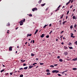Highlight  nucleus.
I'll list each match as a JSON object with an SVG mask.
<instances>
[{
	"label": "nucleus",
	"instance_id": "f257e3e1",
	"mask_svg": "<svg viewBox=\"0 0 77 77\" xmlns=\"http://www.w3.org/2000/svg\"><path fill=\"white\" fill-rule=\"evenodd\" d=\"M59 72V71L57 70H53L52 71L53 73H54L55 72V73H58Z\"/></svg>",
	"mask_w": 77,
	"mask_h": 77
},
{
	"label": "nucleus",
	"instance_id": "f03ea898",
	"mask_svg": "<svg viewBox=\"0 0 77 77\" xmlns=\"http://www.w3.org/2000/svg\"><path fill=\"white\" fill-rule=\"evenodd\" d=\"M26 21V19H23V20H22L20 21V23H23L24 22H25Z\"/></svg>",
	"mask_w": 77,
	"mask_h": 77
},
{
	"label": "nucleus",
	"instance_id": "7ed1b4c3",
	"mask_svg": "<svg viewBox=\"0 0 77 77\" xmlns=\"http://www.w3.org/2000/svg\"><path fill=\"white\" fill-rule=\"evenodd\" d=\"M37 10H38V9L36 8H34L32 9V11H33V12H34L35 11H37Z\"/></svg>",
	"mask_w": 77,
	"mask_h": 77
},
{
	"label": "nucleus",
	"instance_id": "20e7f679",
	"mask_svg": "<svg viewBox=\"0 0 77 77\" xmlns=\"http://www.w3.org/2000/svg\"><path fill=\"white\" fill-rule=\"evenodd\" d=\"M12 47L11 46L10 47H9V50L10 51H12Z\"/></svg>",
	"mask_w": 77,
	"mask_h": 77
},
{
	"label": "nucleus",
	"instance_id": "39448f33",
	"mask_svg": "<svg viewBox=\"0 0 77 77\" xmlns=\"http://www.w3.org/2000/svg\"><path fill=\"white\" fill-rule=\"evenodd\" d=\"M44 36H45V35L44 34H43L41 36H40V37L41 38H44Z\"/></svg>",
	"mask_w": 77,
	"mask_h": 77
},
{
	"label": "nucleus",
	"instance_id": "423d86ee",
	"mask_svg": "<svg viewBox=\"0 0 77 77\" xmlns=\"http://www.w3.org/2000/svg\"><path fill=\"white\" fill-rule=\"evenodd\" d=\"M73 61H75L76 60H77V58H74V59L72 60Z\"/></svg>",
	"mask_w": 77,
	"mask_h": 77
},
{
	"label": "nucleus",
	"instance_id": "0eeeda50",
	"mask_svg": "<svg viewBox=\"0 0 77 77\" xmlns=\"http://www.w3.org/2000/svg\"><path fill=\"white\" fill-rule=\"evenodd\" d=\"M32 36V34H27V37H28L29 36Z\"/></svg>",
	"mask_w": 77,
	"mask_h": 77
},
{
	"label": "nucleus",
	"instance_id": "6e6552de",
	"mask_svg": "<svg viewBox=\"0 0 77 77\" xmlns=\"http://www.w3.org/2000/svg\"><path fill=\"white\" fill-rule=\"evenodd\" d=\"M73 19H74L75 20H76L77 19V17H75V16H74L73 17Z\"/></svg>",
	"mask_w": 77,
	"mask_h": 77
},
{
	"label": "nucleus",
	"instance_id": "1a4fd4ad",
	"mask_svg": "<svg viewBox=\"0 0 77 77\" xmlns=\"http://www.w3.org/2000/svg\"><path fill=\"white\" fill-rule=\"evenodd\" d=\"M67 71H68V70H66L64 72H63L62 73V74H64L65 73H64V72H67Z\"/></svg>",
	"mask_w": 77,
	"mask_h": 77
},
{
	"label": "nucleus",
	"instance_id": "9d476101",
	"mask_svg": "<svg viewBox=\"0 0 77 77\" xmlns=\"http://www.w3.org/2000/svg\"><path fill=\"white\" fill-rule=\"evenodd\" d=\"M70 2H71V0H69V2L67 3L66 4V5H68L69 4V3H70Z\"/></svg>",
	"mask_w": 77,
	"mask_h": 77
},
{
	"label": "nucleus",
	"instance_id": "9b49d317",
	"mask_svg": "<svg viewBox=\"0 0 77 77\" xmlns=\"http://www.w3.org/2000/svg\"><path fill=\"white\" fill-rule=\"evenodd\" d=\"M23 60H21L20 61L21 62V63H23V62H24L26 61V60H23Z\"/></svg>",
	"mask_w": 77,
	"mask_h": 77
},
{
	"label": "nucleus",
	"instance_id": "f8f14e48",
	"mask_svg": "<svg viewBox=\"0 0 77 77\" xmlns=\"http://www.w3.org/2000/svg\"><path fill=\"white\" fill-rule=\"evenodd\" d=\"M38 30L37 29L36 31H35V32L34 34L35 35H36V34L37 33H38Z\"/></svg>",
	"mask_w": 77,
	"mask_h": 77
},
{
	"label": "nucleus",
	"instance_id": "ddd939ff",
	"mask_svg": "<svg viewBox=\"0 0 77 77\" xmlns=\"http://www.w3.org/2000/svg\"><path fill=\"white\" fill-rule=\"evenodd\" d=\"M46 5L45 3H44L43 4H42L41 5V6H44V5Z\"/></svg>",
	"mask_w": 77,
	"mask_h": 77
},
{
	"label": "nucleus",
	"instance_id": "4468645a",
	"mask_svg": "<svg viewBox=\"0 0 77 77\" xmlns=\"http://www.w3.org/2000/svg\"><path fill=\"white\" fill-rule=\"evenodd\" d=\"M64 15V14H62L61 17H60V19H62V18H63V17Z\"/></svg>",
	"mask_w": 77,
	"mask_h": 77
},
{
	"label": "nucleus",
	"instance_id": "2eb2a0df",
	"mask_svg": "<svg viewBox=\"0 0 77 77\" xmlns=\"http://www.w3.org/2000/svg\"><path fill=\"white\" fill-rule=\"evenodd\" d=\"M42 0H40L38 1V3H39V4L41 3V2H42Z\"/></svg>",
	"mask_w": 77,
	"mask_h": 77
},
{
	"label": "nucleus",
	"instance_id": "dca6fc26",
	"mask_svg": "<svg viewBox=\"0 0 77 77\" xmlns=\"http://www.w3.org/2000/svg\"><path fill=\"white\" fill-rule=\"evenodd\" d=\"M29 69H31V68H32V66L31 65L29 66Z\"/></svg>",
	"mask_w": 77,
	"mask_h": 77
},
{
	"label": "nucleus",
	"instance_id": "f3484780",
	"mask_svg": "<svg viewBox=\"0 0 77 77\" xmlns=\"http://www.w3.org/2000/svg\"><path fill=\"white\" fill-rule=\"evenodd\" d=\"M28 67H27V66L26 67H24V69H27Z\"/></svg>",
	"mask_w": 77,
	"mask_h": 77
},
{
	"label": "nucleus",
	"instance_id": "a211bd4d",
	"mask_svg": "<svg viewBox=\"0 0 77 77\" xmlns=\"http://www.w3.org/2000/svg\"><path fill=\"white\" fill-rule=\"evenodd\" d=\"M64 54H65V55H67V54H68V53L65 52H64Z\"/></svg>",
	"mask_w": 77,
	"mask_h": 77
},
{
	"label": "nucleus",
	"instance_id": "6ab92c4d",
	"mask_svg": "<svg viewBox=\"0 0 77 77\" xmlns=\"http://www.w3.org/2000/svg\"><path fill=\"white\" fill-rule=\"evenodd\" d=\"M66 22H67V21H66L63 22V24H65V23H66Z\"/></svg>",
	"mask_w": 77,
	"mask_h": 77
},
{
	"label": "nucleus",
	"instance_id": "aec40b11",
	"mask_svg": "<svg viewBox=\"0 0 77 77\" xmlns=\"http://www.w3.org/2000/svg\"><path fill=\"white\" fill-rule=\"evenodd\" d=\"M48 25V24L45 25V26H44L43 28H45V27H47Z\"/></svg>",
	"mask_w": 77,
	"mask_h": 77
},
{
	"label": "nucleus",
	"instance_id": "412c9836",
	"mask_svg": "<svg viewBox=\"0 0 77 77\" xmlns=\"http://www.w3.org/2000/svg\"><path fill=\"white\" fill-rule=\"evenodd\" d=\"M59 61L60 62H63V60L62 59H60Z\"/></svg>",
	"mask_w": 77,
	"mask_h": 77
},
{
	"label": "nucleus",
	"instance_id": "4be33fe9",
	"mask_svg": "<svg viewBox=\"0 0 77 77\" xmlns=\"http://www.w3.org/2000/svg\"><path fill=\"white\" fill-rule=\"evenodd\" d=\"M64 48L65 49H67V48H68V47H66V46H64Z\"/></svg>",
	"mask_w": 77,
	"mask_h": 77
},
{
	"label": "nucleus",
	"instance_id": "5701e85b",
	"mask_svg": "<svg viewBox=\"0 0 77 77\" xmlns=\"http://www.w3.org/2000/svg\"><path fill=\"white\" fill-rule=\"evenodd\" d=\"M31 56H35V54H33L32 53L31 54Z\"/></svg>",
	"mask_w": 77,
	"mask_h": 77
},
{
	"label": "nucleus",
	"instance_id": "b1692460",
	"mask_svg": "<svg viewBox=\"0 0 77 77\" xmlns=\"http://www.w3.org/2000/svg\"><path fill=\"white\" fill-rule=\"evenodd\" d=\"M69 48L70 49H72L73 48H72V47H69Z\"/></svg>",
	"mask_w": 77,
	"mask_h": 77
},
{
	"label": "nucleus",
	"instance_id": "393cba45",
	"mask_svg": "<svg viewBox=\"0 0 77 77\" xmlns=\"http://www.w3.org/2000/svg\"><path fill=\"white\" fill-rule=\"evenodd\" d=\"M73 70H77V69L76 68H73L72 69Z\"/></svg>",
	"mask_w": 77,
	"mask_h": 77
},
{
	"label": "nucleus",
	"instance_id": "a878e982",
	"mask_svg": "<svg viewBox=\"0 0 77 77\" xmlns=\"http://www.w3.org/2000/svg\"><path fill=\"white\" fill-rule=\"evenodd\" d=\"M10 23H9V22H8V25H7V26H10Z\"/></svg>",
	"mask_w": 77,
	"mask_h": 77
},
{
	"label": "nucleus",
	"instance_id": "bb28decb",
	"mask_svg": "<svg viewBox=\"0 0 77 77\" xmlns=\"http://www.w3.org/2000/svg\"><path fill=\"white\" fill-rule=\"evenodd\" d=\"M5 71V69H3L1 71V72H3V71Z\"/></svg>",
	"mask_w": 77,
	"mask_h": 77
},
{
	"label": "nucleus",
	"instance_id": "cd10ccee",
	"mask_svg": "<svg viewBox=\"0 0 77 77\" xmlns=\"http://www.w3.org/2000/svg\"><path fill=\"white\" fill-rule=\"evenodd\" d=\"M76 27H77V24H75V25H74V27H75V28H76Z\"/></svg>",
	"mask_w": 77,
	"mask_h": 77
},
{
	"label": "nucleus",
	"instance_id": "c85d7f7f",
	"mask_svg": "<svg viewBox=\"0 0 77 77\" xmlns=\"http://www.w3.org/2000/svg\"><path fill=\"white\" fill-rule=\"evenodd\" d=\"M20 77H23V74L20 75Z\"/></svg>",
	"mask_w": 77,
	"mask_h": 77
},
{
	"label": "nucleus",
	"instance_id": "c756f323",
	"mask_svg": "<svg viewBox=\"0 0 77 77\" xmlns=\"http://www.w3.org/2000/svg\"><path fill=\"white\" fill-rule=\"evenodd\" d=\"M59 8H58L57 9L55 10V11H56V12L57 11H59Z\"/></svg>",
	"mask_w": 77,
	"mask_h": 77
},
{
	"label": "nucleus",
	"instance_id": "7c9ffc66",
	"mask_svg": "<svg viewBox=\"0 0 77 77\" xmlns=\"http://www.w3.org/2000/svg\"><path fill=\"white\" fill-rule=\"evenodd\" d=\"M70 29H72L73 28V26H72V25H71L70 27Z\"/></svg>",
	"mask_w": 77,
	"mask_h": 77
},
{
	"label": "nucleus",
	"instance_id": "2f4dec72",
	"mask_svg": "<svg viewBox=\"0 0 77 77\" xmlns=\"http://www.w3.org/2000/svg\"><path fill=\"white\" fill-rule=\"evenodd\" d=\"M69 45L70 46L72 45L71 44V43L69 42Z\"/></svg>",
	"mask_w": 77,
	"mask_h": 77
},
{
	"label": "nucleus",
	"instance_id": "473e14b6",
	"mask_svg": "<svg viewBox=\"0 0 77 77\" xmlns=\"http://www.w3.org/2000/svg\"><path fill=\"white\" fill-rule=\"evenodd\" d=\"M69 11H67V15H68V14H69Z\"/></svg>",
	"mask_w": 77,
	"mask_h": 77
},
{
	"label": "nucleus",
	"instance_id": "72a5a7b5",
	"mask_svg": "<svg viewBox=\"0 0 77 77\" xmlns=\"http://www.w3.org/2000/svg\"><path fill=\"white\" fill-rule=\"evenodd\" d=\"M20 26H22V25H23V23H20Z\"/></svg>",
	"mask_w": 77,
	"mask_h": 77
},
{
	"label": "nucleus",
	"instance_id": "f704fd0d",
	"mask_svg": "<svg viewBox=\"0 0 77 77\" xmlns=\"http://www.w3.org/2000/svg\"><path fill=\"white\" fill-rule=\"evenodd\" d=\"M50 66V67H52V68H54V66H53V65Z\"/></svg>",
	"mask_w": 77,
	"mask_h": 77
},
{
	"label": "nucleus",
	"instance_id": "c9c22d12",
	"mask_svg": "<svg viewBox=\"0 0 77 77\" xmlns=\"http://www.w3.org/2000/svg\"><path fill=\"white\" fill-rule=\"evenodd\" d=\"M71 3H72V2H74V0H71L70 1Z\"/></svg>",
	"mask_w": 77,
	"mask_h": 77
},
{
	"label": "nucleus",
	"instance_id": "e433bc0d",
	"mask_svg": "<svg viewBox=\"0 0 77 77\" xmlns=\"http://www.w3.org/2000/svg\"><path fill=\"white\" fill-rule=\"evenodd\" d=\"M6 75H9V73H7L6 74Z\"/></svg>",
	"mask_w": 77,
	"mask_h": 77
},
{
	"label": "nucleus",
	"instance_id": "4c0bfd02",
	"mask_svg": "<svg viewBox=\"0 0 77 77\" xmlns=\"http://www.w3.org/2000/svg\"><path fill=\"white\" fill-rule=\"evenodd\" d=\"M40 65H44V63H40Z\"/></svg>",
	"mask_w": 77,
	"mask_h": 77
},
{
	"label": "nucleus",
	"instance_id": "58836bf2",
	"mask_svg": "<svg viewBox=\"0 0 77 77\" xmlns=\"http://www.w3.org/2000/svg\"><path fill=\"white\" fill-rule=\"evenodd\" d=\"M23 68H20L19 69V70H21L22 69H23Z\"/></svg>",
	"mask_w": 77,
	"mask_h": 77
},
{
	"label": "nucleus",
	"instance_id": "ea45409f",
	"mask_svg": "<svg viewBox=\"0 0 77 77\" xmlns=\"http://www.w3.org/2000/svg\"><path fill=\"white\" fill-rule=\"evenodd\" d=\"M58 76H61V75H61L60 74H58Z\"/></svg>",
	"mask_w": 77,
	"mask_h": 77
},
{
	"label": "nucleus",
	"instance_id": "a19ab883",
	"mask_svg": "<svg viewBox=\"0 0 77 77\" xmlns=\"http://www.w3.org/2000/svg\"><path fill=\"white\" fill-rule=\"evenodd\" d=\"M29 16H30V17H32V14H29Z\"/></svg>",
	"mask_w": 77,
	"mask_h": 77
},
{
	"label": "nucleus",
	"instance_id": "79ce46f5",
	"mask_svg": "<svg viewBox=\"0 0 77 77\" xmlns=\"http://www.w3.org/2000/svg\"><path fill=\"white\" fill-rule=\"evenodd\" d=\"M26 63H24L23 64V66H26Z\"/></svg>",
	"mask_w": 77,
	"mask_h": 77
},
{
	"label": "nucleus",
	"instance_id": "37998d69",
	"mask_svg": "<svg viewBox=\"0 0 77 77\" xmlns=\"http://www.w3.org/2000/svg\"><path fill=\"white\" fill-rule=\"evenodd\" d=\"M46 38H48V35H47L46 36Z\"/></svg>",
	"mask_w": 77,
	"mask_h": 77
},
{
	"label": "nucleus",
	"instance_id": "c03bdc74",
	"mask_svg": "<svg viewBox=\"0 0 77 77\" xmlns=\"http://www.w3.org/2000/svg\"><path fill=\"white\" fill-rule=\"evenodd\" d=\"M60 57L59 56H58L57 57V58H58V59H60Z\"/></svg>",
	"mask_w": 77,
	"mask_h": 77
},
{
	"label": "nucleus",
	"instance_id": "a18cd8bd",
	"mask_svg": "<svg viewBox=\"0 0 77 77\" xmlns=\"http://www.w3.org/2000/svg\"><path fill=\"white\" fill-rule=\"evenodd\" d=\"M32 42L33 44H34V43H35V40H33L32 41Z\"/></svg>",
	"mask_w": 77,
	"mask_h": 77
},
{
	"label": "nucleus",
	"instance_id": "49530a36",
	"mask_svg": "<svg viewBox=\"0 0 77 77\" xmlns=\"http://www.w3.org/2000/svg\"><path fill=\"white\" fill-rule=\"evenodd\" d=\"M73 5H72L71 6H70V8H72Z\"/></svg>",
	"mask_w": 77,
	"mask_h": 77
},
{
	"label": "nucleus",
	"instance_id": "de8ad7c7",
	"mask_svg": "<svg viewBox=\"0 0 77 77\" xmlns=\"http://www.w3.org/2000/svg\"><path fill=\"white\" fill-rule=\"evenodd\" d=\"M10 75H12L13 74V73L12 72H10Z\"/></svg>",
	"mask_w": 77,
	"mask_h": 77
},
{
	"label": "nucleus",
	"instance_id": "09e8293b",
	"mask_svg": "<svg viewBox=\"0 0 77 77\" xmlns=\"http://www.w3.org/2000/svg\"><path fill=\"white\" fill-rule=\"evenodd\" d=\"M75 43V44L76 45H77V41Z\"/></svg>",
	"mask_w": 77,
	"mask_h": 77
},
{
	"label": "nucleus",
	"instance_id": "8fccbe9b",
	"mask_svg": "<svg viewBox=\"0 0 77 77\" xmlns=\"http://www.w3.org/2000/svg\"><path fill=\"white\" fill-rule=\"evenodd\" d=\"M49 27H51V23L49 24Z\"/></svg>",
	"mask_w": 77,
	"mask_h": 77
},
{
	"label": "nucleus",
	"instance_id": "3c124183",
	"mask_svg": "<svg viewBox=\"0 0 77 77\" xmlns=\"http://www.w3.org/2000/svg\"><path fill=\"white\" fill-rule=\"evenodd\" d=\"M53 32V31H51V32L49 33V34H51V33H52Z\"/></svg>",
	"mask_w": 77,
	"mask_h": 77
},
{
	"label": "nucleus",
	"instance_id": "603ef678",
	"mask_svg": "<svg viewBox=\"0 0 77 77\" xmlns=\"http://www.w3.org/2000/svg\"><path fill=\"white\" fill-rule=\"evenodd\" d=\"M36 60H39V59H38V58H36Z\"/></svg>",
	"mask_w": 77,
	"mask_h": 77
},
{
	"label": "nucleus",
	"instance_id": "864d4df0",
	"mask_svg": "<svg viewBox=\"0 0 77 77\" xmlns=\"http://www.w3.org/2000/svg\"><path fill=\"white\" fill-rule=\"evenodd\" d=\"M59 23H62V20H59Z\"/></svg>",
	"mask_w": 77,
	"mask_h": 77
},
{
	"label": "nucleus",
	"instance_id": "5fc2aeb1",
	"mask_svg": "<svg viewBox=\"0 0 77 77\" xmlns=\"http://www.w3.org/2000/svg\"><path fill=\"white\" fill-rule=\"evenodd\" d=\"M71 35L72 36H73V35H74V34H73V33H72L71 34Z\"/></svg>",
	"mask_w": 77,
	"mask_h": 77
},
{
	"label": "nucleus",
	"instance_id": "6e6d98bb",
	"mask_svg": "<svg viewBox=\"0 0 77 77\" xmlns=\"http://www.w3.org/2000/svg\"><path fill=\"white\" fill-rule=\"evenodd\" d=\"M57 64H55L54 65V66H57Z\"/></svg>",
	"mask_w": 77,
	"mask_h": 77
},
{
	"label": "nucleus",
	"instance_id": "4d7b16f0",
	"mask_svg": "<svg viewBox=\"0 0 77 77\" xmlns=\"http://www.w3.org/2000/svg\"><path fill=\"white\" fill-rule=\"evenodd\" d=\"M34 63V65H36V64H37V63Z\"/></svg>",
	"mask_w": 77,
	"mask_h": 77
},
{
	"label": "nucleus",
	"instance_id": "13d9d810",
	"mask_svg": "<svg viewBox=\"0 0 77 77\" xmlns=\"http://www.w3.org/2000/svg\"><path fill=\"white\" fill-rule=\"evenodd\" d=\"M46 72H48V69H47L46 70Z\"/></svg>",
	"mask_w": 77,
	"mask_h": 77
},
{
	"label": "nucleus",
	"instance_id": "bf43d9fd",
	"mask_svg": "<svg viewBox=\"0 0 77 77\" xmlns=\"http://www.w3.org/2000/svg\"><path fill=\"white\" fill-rule=\"evenodd\" d=\"M63 39H66L65 38V37H63Z\"/></svg>",
	"mask_w": 77,
	"mask_h": 77
},
{
	"label": "nucleus",
	"instance_id": "052dcab7",
	"mask_svg": "<svg viewBox=\"0 0 77 77\" xmlns=\"http://www.w3.org/2000/svg\"><path fill=\"white\" fill-rule=\"evenodd\" d=\"M63 42L61 43V44H62V45H63Z\"/></svg>",
	"mask_w": 77,
	"mask_h": 77
},
{
	"label": "nucleus",
	"instance_id": "680f3d73",
	"mask_svg": "<svg viewBox=\"0 0 77 77\" xmlns=\"http://www.w3.org/2000/svg\"><path fill=\"white\" fill-rule=\"evenodd\" d=\"M66 19H68V16H66Z\"/></svg>",
	"mask_w": 77,
	"mask_h": 77
},
{
	"label": "nucleus",
	"instance_id": "e2e57ef3",
	"mask_svg": "<svg viewBox=\"0 0 77 77\" xmlns=\"http://www.w3.org/2000/svg\"><path fill=\"white\" fill-rule=\"evenodd\" d=\"M60 7V6L58 7V8H59Z\"/></svg>",
	"mask_w": 77,
	"mask_h": 77
},
{
	"label": "nucleus",
	"instance_id": "0e129e2a",
	"mask_svg": "<svg viewBox=\"0 0 77 77\" xmlns=\"http://www.w3.org/2000/svg\"><path fill=\"white\" fill-rule=\"evenodd\" d=\"M18 29V27H17V28H16V30H17V29Z\"/></svg>",
	"mask_w": 77,
	"mask_h": 77
},
{
	"label": "nucleus",
	"instance_id": "69168bd1",
	"mask_svg": "<svg viewBox=\"0 0 77 77\" xmlns=\"http://www.w3.org/2000/svg\"><path fill=\"white\" fill-rule=\"evenodd\" d=\"M48 10V8H46L45 11H47Z\"/></svg>",
	"mask_w": 77,
	"mask_h": 77
},
{
	"label": "nucleus",
	"instance_id": "338daca9",
	"mask_svg": "<svg viewBox=\"0 0 77 77\" xmlns=\"http://www.w3.org/2000/svg\"><path fill=\"white\" fill-rule=\"evenodd\" d=\"M38 66H37L36 67V68H38Z\"/></svg>",
	"mask_w": 77,
	"mask_h": 77
},
{
	"label": "nucleus",
	"instance_id": "774afa93",
	"mask_svg": "<svg viewBox=\"0 0 77 77\" xmlns=\"http://www.w3.org/2000/svg\"><path fill=\"white\" fill-rule=\"evenodd\" d=\"M27 44V42H26L25 43V44Z\"/></svg>",
	"mask_w": 77,
	"mask_h": 77
}]
</instances>
